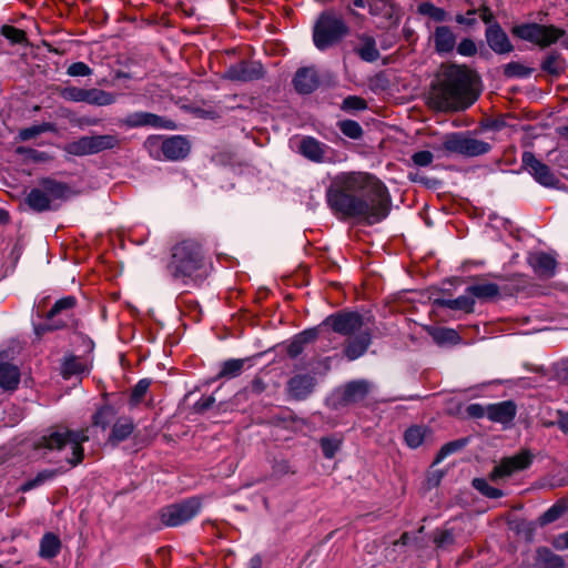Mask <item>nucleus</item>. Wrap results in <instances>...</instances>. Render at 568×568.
Listing matches in <instances>:
<instances>
[{
    "label": "nucleus",
    "mask_w": 568,
    "mask_h": 568,
    "mask_svg": "<svg viewBox=\"0 0 568 568\" xmlns=\"http://www.w3.org/2000/svg\"><path fill=\"white\" fill-rule=\"evenodd\" d=\"M296 422L297 417L294 412L288 408L281 409L278 414L272 415L268 420L271 425L284 428L293 427Z\"/></svg>",
    "instance_id": "nucleus-42"
},
{
    "label": "nucleus",
    "mask_w": 568,
    "mask_h": 568,
    "mask_svg": "<svg viewBox=\"0 0 568 568\" xmlns=\"http://www.w3.org/2000/svg\"><path fill=\"white\" fill-rule=\"evenodd\" d=\"M342 443L343 439L337 436L322 437L320 445L324 457L327 459L334 458L336 453L341 449Z\"/></svg>",
    "instance_id": "nucleus-43"
},
{
    "label": "nucleus",
    "mask_w": 568,
    "mask_h": 568,
    "mask_svg": "<svg viewBox=\"0 0 568 568\" xmlns=\"http://www.w3.org/2000/svg\"><path fill=\"white\" fill-rule=\"evenodd\" d=\"M348 33L346 23L331 11L320 14L313 28V42L324 51L337 44Z\"/></svg>",
    "instance_id": "nucleus-6"
},
{
    "label": "nucleus",
    "mask_w": 568,
    "mask_h": 568,
    "mask_svg": "<svg viewBox=\"0 0 568 568\" xmlns=\"http://www.w3.org/2000/svg\"><path fill=\"white\" fill-rule=\"evenodd\" d=\"M434 155L430 151H418L412 155V161L417 166H428L433 162Z\"/></svg>",
    "instance_id": "nucleus-56"
},
{
    "label": "nucleus",
    "mask_w": 568,
    "mask_h": 568,
    "mask_svg": "<svg viewBox=\"0 0 568 568\" xmlns=\"http://www.w3.org/2000/svg\"><path fill=\"white\" fill-rule=\"evenodd\" d=\"M134 430V424L131 418L121 417L112 427L109 442L112 445H116L120 442L125 440Z\"/></svg>",
    "instance_id": "nucleus-30"
},
{
    "label": "nucleus",
    "mask_w": 568,
    "mask_h": 568,
    "mask_svg": "<svg viewBox=\"0 0 568 568\" xmlns=\"http://www.w3.org/2000/svg\"><path fill=\"white\" fill-rule=\"evenodd\" d=\"M372 343V334L368 328L347 337L344 354L349 361H354L366 353Z\"/></svg>",
    "instance_id": "nucleus-18"
},
{
    "label": "nucleus",
    "mask_w": 568,
    "mask_h": 568,
    "mask_svg": "<svg viewBox=\"0 0 568 568\" xmlns=\"http://www.w3.org/2000/svg\"><path fill=\"white\" fill-rule=\"evenodd\" d=\"M89 440L88 429L71 430L69 428H57L48 435L42 436L34 445L37 449L45 448L49 450L62 452L67 447L70 453L65 454L67 463L75 467L82 463L84 449L82 444Z\"/></svg>",
    "instance_id": "nucleus-3"
},
{
    "label": "nucleus",
    "mask_w": 568,
    "mask_h": 568,
    "mask_svg": "<svg viewBox=\"0 0 568 568\" xmlns=\"http://www.w3.org/2000/svg\"><path fill=\"white\" fill-rule=\"evenodd\" d=\"M121 140L118 134L84 135L69 142L64 151L71 155L84 156L119 148Z\"/></svg>",
    "instance_id": "nucleus-8"
},
{
    "label": "nucleus",
    "mask_w": 568,
    "mask_h": 568,
    "mask_svg": "<svg viewBox=\"0 0 568 568\" xmlns=\"http://www.w3.org/2000/svg\"><path fill=\"white\" fill-rule=\"evenodd\" d=\"M304 347L303 342L295 336L287 346V354L292 358L297 357L304 351Z\"/></svg>",
    "instance_id": "nucleus-60"
},
{
    "label": "nucleus",
    "mask_w": 568,
    "mask_h": 568,
    "mask_svg": "<svg viewBox=\"0 0 568 568\" xmlns=\"http://www.w3.org/2000/svg\"><path fill=\"white\" fill-rule=\"evenodd\" d=\"M534 456L529 450H520L518 454L504 457L489 474L493 481L510 477L517 471L527 469L532 463Z\"/></svg>",
    "instance_id": "nucleus-13"
},
{
    "label": "nucleus",
    "mask_w": 568,
    "mask_h": 568,
    "mask_svg": "<svg viewBox=\"0 0 568 568\" xmlns=\"http://www.w3.org/2000/svg\"><path fill=\"white\" fill-rule=\"evenodd\" d=\"M151 381L148 378L139 381L131 392L130 403L134 406L139 405L148 393Z\"/></svg>",
    "instance_id": "nucleus-49"
},
{
    "label": "nucleus",
    "mask_w": 568,
    "mask_h": 568,
    "mask_svg": "<svg viewBox=\"0 0 568 568\" xmlns=\"http://www.w3.org/2000/svg\"><path fill=\"white\" fill-rule=\"evenodd\" d=\"M369 392V384L365 381H354L348 383L342 395V402L344 404H355L366 398Z\"/></svg>",
    "instance_id": "nucleus-27"
},
{
    "label": "nucleus",
    "mask_w": 568,
    "mask_h": 568,
    "mask_svg": "<svg viewBox=\"0 0 568 568\" xmlns=\"http://www.w3.org/2000/svg\"><path fill=\"white\" fill-rule=\"evenodd\" d=\"M417 12L423 16H427L430 19H433L435 22H443L447 20V12L439 7H436L430 1L422 2L418 8Z\"/></svg>",
    "instance_id": "nucleus-41"
},
{
    "label": "nucleus",
    "mask_w": 568,
    "mask_h": 568,
    "mask_svg": "<svg viewBox=\"0 0 568 568\" xmlns=\"http://www.w3.org/2000/svg\"><path fill=\"white\" fill-rule=\"evenodd\" d=\"M115 417V409L111 405H104L92 416V425L101 427L103 430Z\"/></svg>",
    "instance_id": "nucleus-39"
},
{
    "label": "nucleus",
    "mask_w": 568,
    "mask_h": 568,
    "mask_svg": "<svg viewBox=\"0 0 568 568\" xmlns=\"http://www.w3.org/2000/svg\"><path fill=\"white\" fill-rule=\"evenodd\" d=\"M434 542L437 547L447 548L455 542V536L452 530H437L434 535Z\"/></svg>",
    "instance_id": "nucleus-54"
},
{
    "label": "nucleus",
    "mask_w": 568,
    "mask_h": 568,
    "mask_svg": "<svg viewBox=\"0 0 568 568\" xmlns=\"http://www.w3.org/2000/svg\"><path fill=\"white\" fill-rule=\"evenodd\" d=\"M150 154L156 159L160 158V152L163 158L169 161L183 160L190 153L189 142L179 135L160 140L159 138H149L145 142Z\"/></svg>",
    "instance_id": "nucleus-10"
},
{
    "label": "nucleus",
    "mask_w": 568,
    "mask_h": 568,
    "mask_svg": "<svg viewBox=\"0 0 568 568\" xmlns=\"http://www.w3.org/2000/svg\"><path fill=\"white\" fill-rule=\"evenodd\" d=\"M509 281L511 282L510 285L500 287L495 283L479 280L475 284L469 285L466 288V293H468L474 300L477 298L479 301H491L497 298L501 291L508 295H513L515 292L524 290L527 284L525 276L520 274L511 276Z\"/></svg>",
    "instance_id": "nucleus-9"
},
{
    "label": "nucleus",
    "mask_w": 568,
    "mask_h": 568,
    "mask_svg": "<svg viewBox=\"0 0 568 568\" xmlns=\"http://www.w3.org/2000/svg\"><path fill=\"white\" fill-rule=\"evenodd\" d=\"M429 435L430 430L427 427L414 425L406 429L404 438L410 448H417Z\"/></svg>",
    "instance_id": "nucleus-35"
},
{
    "label": "nucleus",
    "mask_w": 568,
    "mask_h": 568,
    "mask_svg": "<svg viewBox=\"0 0 568 568\" xmlns=\"http://www.w3.org/2000/svg\"><path fill=\"white\" fill-rule=\"evenodd\" d=\"M0 33L13 44H21L27 41L26 32L13 26H2L0 29Z\"/></svg>",
    "instance_id": "nucleus-47"
},
{
    "label": "nucleus",
    "mask_w": 568,
    "mask_h": 568,
    "mask_svg": "<svg viewBox=\"0 0 568 568\" xmlns=\"http://www.w3.org/2000/svg\"><path fill=\"white\" fill-rule=\"evenodd\" d=\"M68 192L67 184L49 178L42 179L38 186L28 193L26 203L34 212L55 210V201L64 200Z\"/></svg>",
    "instance_id": "nucleus-5"
},
{
    "label": "nucleus",
    "mask_w": 568,
    "mask_h": 568,
    "mask_svg": "<svg viewBox=\"0 0 568 568\" xmlns=\"http://www.w3.org/2000/svg\"><path fill=\"white\" fill-rule=\"evenodd\" d=\"M535 559L542 568H568L565 558L555 554L548 547H538Z\"/></svg>",
    "instance_id": "nucleus-28"
},
{
    "label": "nucleus",
    "mask_w": 568,
    "mask_h": 568,
    "mask_svg": "<svg viewBox=\"0 0 568 568\" xmlns=\"http://www.w3.org/2000/svg\"><path fill=\"white\" fill-rule=\"evenodd\" d=\"M215 403V398L213 396L203 397L200 400H197L194 405L196 412L203 413L207 409H210L213 404Z\"/></svg>",
    "instance_id": "nucleus-63"
},
{
    "label": "nucleus",
    "mask_w": 568,
    "mask_h": 568,
    "mask_svg": "<svg viewBox=\"0 0 568 568\" xmlns=\"http://www.w3.org/2000/svg\"><path fill=\"white\" fill-rule=\"evenodd\" d=\"M77 304V300L73 296H65L63 298L58 300L50 311L47 314L48 320H53L58 315L64 314L68 316V313L73 310Z\"/></svg>",
    "instance_id": "nucleus-38"
},
{
    "label": "nucleus",
    "mask_w": 568,
    "mask_h": 568,
    "mask_svg": "<svg viewBox=\"0 0 568 568\" xmlns=\"http://www.w3.org/2000/svg\"><path fill=\"white\" fill-rule=\"evenodd\" d=\"M359 44L354 48L355 53L366 62H375L379 59V51L376 47L374 37L369 34H358Z\"/></svg>",
    "instance_id": "nucleus-26"
},
{
    "label": "nucleus",
    "mask_w": 568,
    "mask_h": 568,
    "mask_svg": "<svg viewBox=\"0 0 568 568\" xmlns=\"http://www.w3.org/2000/svg\"><path fill=\"white\" fill-rule=\"evenodd\" d=\"M20 383V371L10 363H0V387L14 390Z\"/></svg>",
    "instance_id": "nucleus-29"
},
{
    "label": "nucleus",
    "mask_w": 568,
    "mask_h": 568,
    "mask_svg": "<svg viewBox=\"0 0 568 568\" xmlns=\"http://www.w3.org/2000/svg\"><path fill=\"white\" fill-rule=\"evenodd\" d=\"M439 149L446 153L473 158L488 153L491 145L466 133L454 132L444 136Z\"/></svg>",
    "instance_id": "nucleus-7"
},
{
    "label": "nucleus",
    "mask_w": 568,
    "mask_h": 568,
    "mask_svg": "<svg viewBox=\"0 0 568 568\" xmlns=\"http://www.w3.org/2000/svg\"><path fill=\"white\" fill-rule=\"evenodd\" d=\"M326 201L338 219H354L366 225L385 220L392 207L385 184L365 172H342L335 175L326 190Z\"/></svg>",
    "instance_id": "nucleus-1"
},
{
    "label": "nucleus",
    "mask_w": 568,
    "mask_h": 568,
    "mask_svg": "<svg viewBox=\"0 0 568 568\" xmlns=\"http://www.w3.org/2000/svg\"><path fill=\"white\" fill-rule=\"evenodd\" d=\"M295 90L301 94H310L320 85L317 71L312 67L301 68L293 78Z\"/></svg>",
    "instance_id": "nucleus-22"
},
{
    "label": "nucleus",
    "mask_w": 568,
    "mask_h": 568,
    "mask_svg": "<svg viewBox=\"0 0 568 568\" xmlns=\"http://www.w3.org/2000/svg\"><path fill=\"white\" fill-rule=\"evenodd\" d=\"M385 7V2L383 0H369L367 4V9L371 14L377 16L379 14Z\"/></svg>",
    "instance_id": "nucleus-64"
},
{
    "label": "nucleus",
    "mask_w": 568,
    "mask_h": 568,
    "mask_svg": "<svg viewBox=\"0 0 568 568\" xmlns=\"http://www.w3.org/2000/svg\"><path fill=\"white\" fill-rule=\"evenodd\" d=\"M541 70L551 74L559 75L565 70V61L558 52H550L541 63Z\"/></svg>",
    "instance_id": "nucleus-37"
},
{
    "label": "nucleus",
    "mask_w": 568,
    "mask_h": 568,
    "mask_svg": "<svg viewBox=\"0 0 568 568\" xmlns=\"http://www.w3.org/2000/svg\"><path fill=\"white\" fill-rule=\"evenodd\" d=\"M534 69L524 65L521 62L513 61L504 65V75L506 78H527Z\"/></svg>",
    "instance_id": "nucleus-45"
},
{
    "label": "nucleus",
    "mask_w": 568,
    "mask_h": 568,
    "mask_svg": "<svg viewBox=\"0 0 568 568\" xmlns=\"http://www.w3.org/2000/svg\"><path fill=\"white\" fill-rule=\"evenodd\" d=\"M477 77L466 67L450 64L444 68L439 81L433 85L428 104L437 111H459L469 108L478 98Z\"/></svg>",
    "instance_id": "nucleus-2"
},
{
    "label": "nucleus",
    "mask_w": 568,
    "mask_h": 568,
    "mask_svg": "<svg viewBox=\"0 0 568 568\" xmlns=\"http://www.w3.org/2000/svg\"><path fill=\"white\" fill-rule=\"evenodd\" d=\"M50 128H51V125L49 123H43V124L26 128L19 132V138L21 141H28V140H31V139L38 136L39 134H41L43 132L49 131Z\"/></svg>",
    "instance_id": "nucleus-53"
},
{
    "label": "nucleus",
    "mask_w": 568,
    "mask_h": 568,
    "mask_svg": "<svg viewBox=\"0 0 568 568\" xmlns=\"http://www.w3.org/2000/svg\"><path fill=\"white\" fill-rule=\"evenodd\" d=\"M434 341L439 344L456 345L460 342V336L457 331L447 327L435 328L432 333Z\"/></svg>",
    "instance_id": "nucleus-40"
},
{
    "label": "nucleus",
    "mask_w": 568,
    "mask_h": 568,
    "mask_svg": "<svg viewBox=\"0 0 568 568\" xmlns=\"http://www.w3.org/2000/svg\"><path fill=\"white\" fill-rule=\"evenodd\" d=\"M317 336H318L317 328L305 329L304 332L296 335V337L300 338L304 345L314 342L317 338Z\"/></svg>",
    "instance_id": "nucleus-61"
},
{
    "label": "nucleus",
    "mask_w": 568,
    "mask_h": 568,
    "mask_svg": "<svg viewBox=\"0 0 568 568\" xmlns=\"http://www.w3.org/2000/svg\"><path fill=\"white\" fill-rule=\"evenodd\" d=\"M201 509V501L197 497L187 498L181 503L163 507L159 515L163 525L176 527L194 518Z\"/></svg>",
    "instance_id": "nucleus-11"
},
{
    "label": "nucleus",
    "mask_w": 568,
    "mask_h": 568,
    "mask_svg": "<svg viewBox=\"0 0 568 568\" xmlns=\"http://www.w3.org/2000/svg\"><path fill=\"white\" fill-rule=\"evenodd\" d=\"M473 487L481 495L488 498L497 499L503 497L504 493L499 488H495L488 484L484 478L473 479Z\"/></svg>",
    "instance_id": "nucleus-46"
},
{
    "label": "nucleus",
    "mask_w": 568,
    "mask_h": 568,
    "mask_svg": "<svg viewBox=\"0 0 568 568\" xmlns=\"http://www.w3.org/2000/svg\"><path fill=\"white\" fill-rule=\"evenodd\" d=\"M467 414L473 418L488 417V405L483 406L480 404H470L466 408Z\"/></svg>",
    "instance_id": "nucleus-58"
},
{
    "label": "nucleus",
    "mask_w": 568,
    "mask_h": 568,
    "mask_svg": "<svg viewBox=\"0 0 568 568\" xmlns=\"http://www.w3.org/2000/svg\"><path fill=\"white\" fill-rule=\"evenodd\" d=\"M486 40L489 48L496 53H508L513 51V45L507 37V34L503 31L498 22H494L486 30Z\"/></svg>",
    "instance_id": "nucleus-23"
},
{
    "label": "nucleus",
    "mask_w": 568,
    "mask_h": 568,
    "mask_svg": "<svg viewBox=\"0 0 568 568\" xmlns=\"http://www.w3.org/2000/svg\"><path fill=\"white\" fill-rule=\"evenodd\" d=\"M435 50L438 53L452 52L456 45V36L447 26L437 27L433 34Z\"/></svg>",
    "instance_id": "nucleus-25"
},
{
    "label": "nucleus",
    "mask_w": 568,
    "mask_h": 568,
    "mask_svg": "<svg viewBox=\"0 0 568 568\" xmlns=\"http://www.w3.org/2000/svg\"><path fill=\"white\" fill-rule=\"evenodd\" d=\"M87 369L85 364L78 357L68 358L62 368V374L64 378H69L73 375H78L83 373Z\"/></svg>",
    "instance_id": "nucleus-48"
},
{
    "label": "nucleus",
    "mask_w": 568,
    "mask_h": 568,
    "mask_svg": "<svg viewBox=\"0 0 568 568\" xmlns=\"http://www.w3.org/2000/svg\"><path fill=\"white\" fill-rule=\"evenodd\" d=\"M126 128L151 126L156 129L174 130L175 123L166 118L150 112H134L121 120Z\"/></svg>",
    "instance_id": "nucleus-16"
},
{
    "label": "nucleus",
    "mask_w": 568,
    "mask_h": 568,
    "mask_svg": "<svg viewBox=\"0 0 568 568\" xmlns=\"http://www.w3.org/2000/svg\"><path fill=\"white\" fill-rule=\"evenodd\" d=\"M115 100L116 95L112 92H108L97 88L87 89L85 103L88 104L105 106L113 104Z\"/></svg>",
    "instance_id": "nucleus-33"
},
{
    "label": "nucleus",
    "mask_w": 568,
    "mask_h": 568,
    "mask_svg": "<svg viewBox=\"0 0 568 568\" xmlns=\"http://www.w3.org/2000/svg\"><path fill=\"white\" fill-rule=\"evenodd\" d=\"M527 262L539 278H550L556 273L557 262L554 256L545 252L529 253Z\"/></svg>",
    "instance_id": "nucleus-19"
},
{
    "label": "nucleus",
    "mask_w": 568,
    "mask_h": 568,
    "mask_svg": "<svg viewBox=\"0 0 568 568\" xmlns=\"http://www.w3.org/2000/svg\"><path fill=\"white\" fill-rule=\"evenodd\" d=\"M87 89L78 87H67L62 90L61 97L67 101L85 102Z\"/></svg>",
    "instance_id": "nucleus-51"
},
{
    "label": "nucleus",
    "mask_w": 568,
    "mask_h": 568,
    "mask_svg": "<svg viewBox=\"0 0 568 568\" xmlns=\"http://www.w3.org/2000/svg\"><path fill=\"white\" fill-rule=\"evenodd\" d=\"M567 511L568 501H566L565 499H559L539 517V524L540 526L549 525L558 520Z\"/></svg>",
    "instance_id": "nucleus-36"
},
{
    "label": "nucleus",
    "mask_w": 568,
    "mask_h": 568,
    "mask_svg": "<svg viewBox=\"0 0 568 568\" xmlns=\"http://www.w3.org/2000/svg\"><path fill=\"white\" fill-rule=\"evenodd\" d=\"M434 303L440 307L464 311L466 313H473L475 306V300L468 293L454 300L436 298Z\"/></svg>",
    "instance_id": "nucleus-31"
},
{
    "label": "nucleus",
    "mask_w": 568,
    "mask_h": 568,
    "mask_svg": "<svg viewBox=\"0 0 568 568\" xmlns=\"http://www.w3.org/2000/svg\"><path fill=\"white\" fill-rule=\"evenodd\" d=\"M67 73L71 77H87L92 73V70L84 62H74L68 68Z\"/></svg>",
    "instance_id": "nucleus-55"
},
{
    "label": "nucleus",
    "mask_w": 568,
    "mask_h": 568,
    "mask_svg": "<svg viewBox=\"0 0 568 568\" xmlns=\"http://www.w3.org/2000/svg\"><path fill=\"white\" fill-rule=\"evenodd\" d=\"M513 33L523 40L546 48L557 42L558 39L564 36L565 31L554 26L527 23L514 27Z\"/></svg>",
    "instance_id": "nucleus-12"
},
{
    "label": "nucleus",
    "mask_w": 568,
    "mask_h": 568,
    "mask_svg": "<svg viewBox=\"0 0 568 568\" xmlns=\"http://www.w3.org/2000/svg\"><path fill=\"white\" fill-rule=\"evenodd\" d=\"M329 146L320 142L313 136H304L300 141L298 152L307 160L315 163H323L326 161Z\"/></svg>",
    "instance_id": "nucleus-20"
},
{
    "label": "nucleus",
    "mask_w": 568,
    "mask_h": 568,
    "mask_svg": "<svg viewBox=\"0 0 568 568\" xmlns=\"http://www.w3.org/2000/svg\"><path fill=\"white\" fill-rule=\"evenodd\" d=\"M467 444H468V438H458V439H455V440H452V442L445 444L438 452V454L434 460V464H438L447 456L462 450L463 448L466 447Z\"/></svg>",
    "instance_id": "nucleus-44"
},
{
    "label": "nucleus",
    "mask_w": 568,
    "mask_h": 568,
    "mask_svg": "<svg viewBox=\"0 0 568 568\" xmlns=\"http://www.w3.org/2000/svg\"><path fill=\"white\" fill-rule=\"evenodd\" d=\"M517 413V406L513 400H504L488 405V418L495 423H510Z\"/></svg>",
    "instance_id": "nucleus-24"
},
{
    "label": "nucleus",
    "mask_w": 568,
    "mask_h": 568,
    "mask_svg": "<svg viewBox=\"0 0 568 568\" xmlns=\"http://www.w3.org/2000/svg\"><path fill=\"white\" fill-rule=\"evenodd\" d=\"M316 379L310 374H298L287 382L288 396L295 400L305 399L314 389Z\"/></svg>",
    "instance_id": "nucleus-21"
},
{
    "label": "nucleus",
    "mask_w": 568,
    "mask_h": 568,
    "mask_svg": "<svg viewBox=\"0 0 568 568\" xmlns=\"http://www.w3.org/2000/svg\"><path fill=\"white\" fill-rule=\"evenodd\" d=\"M342 133L351 139H358L363 134L362 126L353 120H344L339 122Z\"/></svg>",
    "instance_id": "nucleus-50"
},
{
    "label": "nucleus",
    "mask_w": 568,
    "mask_h": 568,
    "mask_svg": "<svg viewBox=\"0 0 568 568\" xmlns=\"http://www.w3.org/2000/svg\"><path fill=\"white\" fill-rule=\"evenodd\" d=\"M367 108L366 101L357 95H348L343 100L342 109L345 111H362Z\"/></svg>",
    "instance_id": "nucleus-52"
},
{
    "label": "nucleus",
    "mask_w": 568,
    "mask_h": 568,
    "mask_svg": "<svg viewBox=\"0 0 568 568\" xmlns=\"http://www.w3.org/2000/svg\"><path fill=\"white\" fill-rule=\"evenodd\" d=\"M523 166L544 186H552L557 181L548 165L536 159L532 152L523 153Z\"/></svg>",
    "instance_id": "nucleus-17"
},
{
    "label": "nucleus",
    "mask_w": 568,
    "mask_h": 568,
    "mask_svg": "<svg viewBox=\"0 0 568 568\" xmlns=\"http://www.w3.org/2000/svg\"><path fill=\"white\" fill-rule=\"evenodd\" d=\"M457 51L462 55L471 57L476 53L477 48L473 40L463 39L457 47Z\"/></svg>",
    "instance_id": "nucleus-57"
},
{
    "label": "nucleus",
    "mask_w": 568,
    "mask_h": 568,
    "mask_svg": "<svg viewBox=\"0 0 568 568\" xmlns=\"http://www.w3.org/2000/svg\"><path fill=\"white\" fill-rule=\"evenodd\" d=\"M264 77V68L258 61L242 60L231 64L223 78L235 82H250L262 79Z\"/></svg>",
    "instance_id": "nucleus-15"
},
{
    "label": "nucleus",
    "mask_w": 568,
    "mask_h": 568,
    "mask_svg": "<svg viewBox=\"0 0 568 568\" xmlns=\"http://www.w3.org/2000/svg\"><path fill=\"white\" fill-rule=\"evenodd\" d=\"M247 363L245 358H234L225 361L217 374V378L231 379L242 374L244 365Z\"/></svg>",
    "instance_id": "nucleus-34"
},
{
    "label": "nucleus",
    "mask_w": 568,
    "mask_h": 568,
    "mask_svg": "<svg viewBox=\"0 0 568 568\" xmlns=\"http://www.w3.org/2000/svg\"><path fill=\"white\" fill-rule=\"evenodd\" d=\"M551 545L556 550L564 551L568 549V531L555 536Z\"/></svg>",
    "instance_id": "nucleus-59"
},
{
    "label": "nucleus",
    "mask_w": 568,
    "mask_h": 568,
    "mask_svg": "<svg viewBox=\"0 0 568 568\" xmlns=\"http://www.w3.org/2000/svg\"><path fill=\"white\" fill-rule=\"evenodd\" d=\"M322 325L329 326L335 333L348 337L363 328L364 321L356 312L343 311L327 316Z\"/></svg>",
    "instance_id": "nucleus-14"
},
{
    "label": "nucleus",
    "mask_w": 568,
    "mask_h": 568,
    "mask_svg": "<svg viewBox=\"0 0 568 568\" xmlns=\"http://www.w3.org/2000/svg\"><path fill=\"white\" fill-rule=\"evenodd\" d=\"M477 14H479L483 22L488 24V27L494 24V14L486 4H481L479 8H477Z\"/></svg>",
    "instance_id": "nucleus-62"
},
{
    "label": "nucleus",
    "mask_w": 568,
    "mask_h": 568,
    "mask_svg": "<svg viewBox=\"0 0 568 568\" xmlns=\"http://www.w3.org/2000/svg\"><path fill=\"white\" fill-rule=\"evenodd\" d=\"M202 267L203 252L196 240L186 239L172 247L171 262L168 268L174 278L191 277Z\"/></svg>",
    "instance_id": "nucleus-4"
},
{
    "label": "nucleus",
    "mask_w": 568,
    "mask_h": 568,
    "mask_svg": "<svg viewBox=\"0 0 568 568\" xmlns=\"http://www.w3.org/2000/svg\"><path fill=\"white\" fill-rule=\"evenodd\" d=\"M61 549V541L52 532H47L41 538L39 555L42 558L51 559L58 556Z\"/></svg>",
    "instance_id": "nucleus-32"
}]
</instances>
